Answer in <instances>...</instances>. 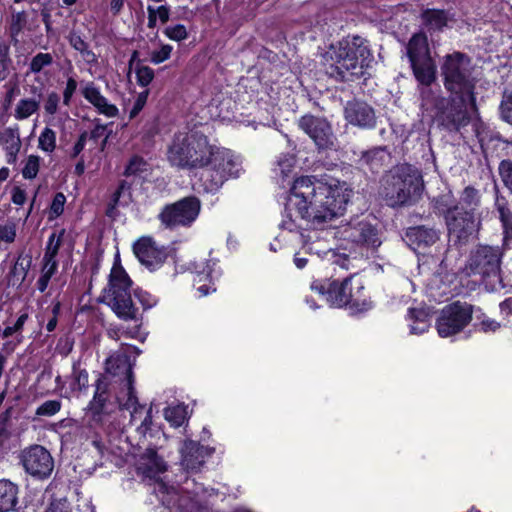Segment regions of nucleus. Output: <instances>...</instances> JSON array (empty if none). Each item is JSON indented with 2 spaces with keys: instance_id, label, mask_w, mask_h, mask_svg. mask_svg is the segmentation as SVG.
<instances>
[{
  "instance_id": "11",
  "label": "nucleus",
  "mask_w": 512,
  "mask_h": 512,
  "mask_svg": "<svg viewBox=\"0 0 512 512\" xmlns=\"http://www.w3.org/2000/svg\"><path fill=\"white\" fill-rule=\"evenodd\" d=\"M106 372L114 377H119L123 382V390L117 396L121 408H134L132 418L136 419L137 397L133 387V373L130 358L125 354H115L106 361Z\"/></svg>"
},
{
  "instance_id": "64",
  "label": "nucleus",
  "mask_w": 512,
  "mask_h": 512,
  "mask_svg": "<svg viewBox=\"0 0 512 512\" xmlns=\"http://www.w3.org/2000/svg\"><path fill=\"white\" fill-rule=\"evenodd\" d=\"M80 54L87 64L92 65L97 63V56L92 50L89 49V47L81 51Z\"/></svg>"
},
{
  "instance_id": "40",
  "label": "nucleus",
  "mask_w": 512,
  "mask_h": 512,
  "mask_svg": "<svg viewBox=\"0 0 512 512\" xmlns=\"http://www.w3.org/2000/svg\"><path fill=\"white\" fill-rule=\"evenodd\" d=\"M40 157L37 155H29L22 169V176L25 179H34L40 168Z\"/></svg>"
},
{
  "instance_id": "27",
  "label": "nucleus",
  "mask_w": 512,
  "mask_h": 512,
  "mask_svg": "<svg viewBox=\"0 0 512 512\" xmlns=\"http://www.w3.org/2000/svg\"><path fill=\"white\" fill-rule=\"evenodd\" d=\"M146 462L142 463L139 469L149 478H154L166 470L164 460L155 451L147 450L145 453Z\"/></svg>"
},
{
  "instance_id": "4",
  "label": "nucleus",
  "mask_w": 512,
  "mask_h": 512,
  "mask_svg": "<svg viewBox=\"0 0 512 512\" xmlns=\"http://www.w3.org/2000/svg\"><path fill=\"white\" fill-rule=\"evenodd\" d=\"M422 188V176L418 169L402 164L384 176L381 195L387 205L402 206L419 197Z\"/></svg>"
},
{
  "instance_id": "19",
  "label": "nucleus",
  "mask_w": 512,
  "mask_h": 512,
  "mask_svg": "<svg viewBox=\"0 0 512 512\" xmlns=\"http://www.w3.org/2000/svg\"><path fill=\"white\" fill-rule=\"evenodd\" d=\"M342 234L345 239L368 247L376 248L381 244L377 229L364 220L350 222L344 226Z\"/></svg>"
},
{
  "instance_id": "10",
  "label": "nucleus",
  "mask_w": 512,
  "mask_h": 512,
  "mask_svg": "<svg viewBox=\"0 0 512 512\" xmlns=\"http://www.w3.org/2000/svg\"><path fill=\"white\" fill-rule=\"evenodd\" d=\"M407 55L416 79L426 88L436 79V67L430 56L427 37L418 33L412 36L407 45Z\"/></svg>"
},
{
  "instance_id": "1",
  "label": "nucleus",
  "mask_w": 512,
  "mask_h": 512,
  "mask_svg": "<svg viewBox=\"0 0 512 512\" xmlns=\"http://www.w3.org/2000/svg\"><path fill=\"white\" fill-rule=\"evenodd\" d=\"M351 194L345 182L314 183L310 177L302 176L291 186L287 210L290 213L295 210L312 228L323 229L343 214ZM282 226L291 232L299 227L291 214Z\"/></svg>"
},
{
  "instance_id": "7",
  "label": "nucleus",
  "mask_w": 512,
  "mask_h": 512,
  "mask_svg": "<svg viewBox=\"0 0 512 512\" xmlns=\"http://www.w3.org/2000/svg\"><path fill=\"white\" fill-rule=\"evenodd\" d=\"M201 175V181L207 192H216L230 178L239 177L242 160L230 149L214 145L209 163Z\"/></svg>"
},
{
  "instance_id": "2",
  "label": "nucleus",
  "mask_w": 512,
  "mask_h": 512,
  "mask_svg": "<svg viewBox=\"0 0 512 512\" xmlns=\"http://www.w3.org/2000/svg\"><path fill=\"white\" fill-rule=\"evenodd\" d=\"M322 59L327 75L337 80L351 81L365 74L373 61V54L366 39L347 36L331 45Z\"/></svg>"
},
{
  "instance_id": "31",
  "label": "nucleus",
  "mask_w": 512,
  "mask_h": 512,
  "mask_svg": "<svg viewBox=\"0 0 512 512\" xmlns=\"http://www.w3.org/2000/svg\"><path fill=\"white\" fill-rule=\"evenodd\" d=\"M40 108V97L23 98L15 107L14 117L17 120H25L36 113Z\"/></svg>"
},
{
  "instance_id": "29",
  "label": "nucleus",
  "mask_w": 512,
  "mask_h": 512,
  "mask_svg": "<svg viewBox=\"0 0 512 512\" xmlns=\"http://www.w3.org/2000/svg\"><path fill=\"white\" fill-rule=\"evenodd\" d=\"M408 319L412 321L410 332L415 335L426 332L430 326L429 313L424 308L409 309Z\"/></svg>"
},
{
  "instance_id": "61",
  "label": "nucleus",
  "mask_w": 512,
  "mask_h": 512,
  "mask_svg": "<svg viewBox=\"0 0 512 512\" xmlns=\"http://www.w3.org/2000/svg\"><path fill=\"white\" fill-rule=\"evenodd\" d=\"M57 267H58L57 260H53V261L43 260L41 274L52 277L55 274Z\"/></svg>"
},
{
  "instance_id": "47",
  "label": "nucleus",
  "mask_w": 512,
  "mask_h": 512,
  "mask_svg": "<svg viewBox=\"0 0 512 512\" xmlns=\"http://www.w3.org/2000/svg\"><path fill=\"white\" fill-rule=\"evenodd\" d=\"M164 34L171 40L181 41L187 38V30L184 25L177 24L165 29Z\"/></svg>"
},
{
  "instance_id": "59",
  "label": "nucleus",
  "mask_w": 512,
  "mask_h": 512,
  "mask_svg": "<svg viewBox=\"0 0 512 512\" xmlns=\"http://www.w3.org/2000/svg\"><path fill=\"white\" fill-rule=\"evenodd\" d=\"M76 88H77L76 80L73 79V78H69L67 80L66 87H65V90L63 92L64 102L66 104H68V102L70 101L72 95L76 91Z\"/></svg>"
},
{
  "instance_id": "9",
  "label": "nucleus",
  "mask_w": 512,
  "mask_h": 512,
  "mask_svg": "<svg viewBox=\"0 0 512 512\" xmlns=\"http://www.w3.org/2000/svg\"><path fill=\"white\" fill-rule=\"evenodd\" d=\"M449 196L439 200V209L443 212L449 237L455 243H466L480 229L481 220L473 211H467L459 205H450Z\"/></svg>"
},
{
  "instance_id": "26",
  "label": "nucleus",
  "mask_w": 512,
  "mask_h": 512,
  "mask_svg": "<svg viewBox=\"0 0 512 512\" xmlns=\"http://www.w3.org/2000/svg\"><path fill=\"white\" fill-rule=\"evenodd\" d=\"M18 486L13 482L0 480V512L13 510L18 502Z\"/></svg>"
},
{
  "instance_id": "21",
  "label": "nucleus",
  "mask_w": 512,
  "mask_h": 512,
  "mask_svg": "<svg viewBox=\"0 0 512 512\" xmlns=\"http://www.w3.org/2000/svg\"><path fill=\"white\" fill-rule=\"evenodd\" d=\"M213 451V448L202 446L192 440H186L180 448L181 466L187 471H197Z\"/></svg>"
},
{
  "instance_id": "57",
  "label": "nucleus",
  "mask_w": 512,
  "mask_h": 512,
  "mask_svg": "<svg viewBox=\"0 0 512 512\" xmlns=\"http://www.w3.org/2000/svg\"><path fill=\"white\" fill-rule=\"evenodd\" d=\"M104 137L102 146L104 147L107 141V135H106V126L105 125H96L94 129L88 133V138H90L93 141H97L98 139Z\"/></svg>"
},
{
  "instance_id": "15",
  "label": "nucleus",
  "mask_w": 512,
  "mask_h": 512,
  "mask_svg": "<svg viewBox=\"0 0 512 512\" xmlns=\"http://www.w3.org/2000/svg\"><path fill=\"white\" fill-rule=\"evenodd\" d=\"M472 306L454 302L445 306L437 319L436 328L441 337H449L462 331L472 319Z\"/></svg>"
},
{
  "instance_id": "49",
  "label": "nucleus",
  "mask_w": 512,
  "mask_h": 512,
  "mask_svg": "<svg viewBox=\"0 0 512 512\" xmlns=\"http://www.w3.org/2000/svg\"><path fill=\"white\" fill-rule=\"evenodd\" d=\"M146 162L140 157H133L127 165L124 174L126 176L136 175L145 170Z\"/></svg>"
},
{
  "instance_id": "22",
  "label": "nucleus",
  "mask_w": 512,
  "mask_h": 512,
  "mask_svg": "<svg viewBox=\"0 0 512 512\" xmlns=\"http://www.w3.org/2000/svg\"><path fill=\"white\" fill-rule=\"evenodd\" d=\"M82 95L100 114L107 117H115L118 114V108L108 102L93 82L87 83L83 87Z\"/></svg>"
},
{
  "instance_id": "56",
  "label": "nucleus",
  "mask_w": 512,
  "mask_h": 512,
  "mask_svg": "<svg viewBox=\"0 0 512 512\" xmlns=\"http://www.w3.org/2000/svg\"><path fill=\"white\" fill-rule=\"evenodd\" d=\"M68 40L70 45L78 52H81L88 47V43L85 42L83 38L75 32H71L69 34Z\"/></svg>"
},
{
  "instance_id": "25",
  "label": "nucleus",
  "mask_w": 512,
  "mask_h": 512,
  "mask_svg": "<svg viewBox=\"0 0 512 512\" xmlns=\"http://www.w3.org/2000/svg\"><path fill=\"white\" fill-rule=\"evenodd\" d=\"M0 140L6 152L7 163L15 164L21 148L19 128L17 126L6 128L0 136Z\"/></svg>"
},
{
  "instance_id": "39",
  "label": "nucleus",
  "mask_w": 512,
  "mask_h": 512,
  "mask_svg": "<svg viewBox=\"0 0 512 512\" xmlns=\"http://www.w3.org/2000/svg\"><path fill=\"white\" fill-rule=\"evenodd\" d=\"M38 148L46 153H52L56 148V132L45 127L39 135Z\"/></svg>"
},
{
  "instance_id": "51",
  "label": "nucleus",
  "mask_w": 512,
  "mask_h": 512,
  "mask_svg": "<svg viewBox=\"0 0 512 512\" xmlns=\"http://www.w3.org/2000/svg\"><path fill=\"white\" fill-rule=\"evenodd\" d=\"M134 295L142 304L144 309H149L156 304V299L147 291L136 289L134 291Z\"/></svg>"
},
{
  "instance_id": "42",
  "label": "nucleus",
  "mask_w": 512,
  "mask_h": 512,
  "mask_svg": "<svg viewBox=\"0 0 512 512\" xmlns=\"http://www.w3.org/2000/svg\"><path fill=\"white\" fill-rule=\"evenodd\" d=\"M53 62V57L49 53L36 54L29 65L32 73H39L44 67L50 66Z\"/></svg>"
},
{
  "instance_id": "8",
  "label": "nucleus",
  "mask_w": 512,
  "mask_h": 512,
  "mask_svg": "<svg viewBox=\"0 0 512 512\" xmlns=\"http://www.w3.org/2000/svg\"><path fill=\"white\" fill-rule=\"evenodd\" d=\"M132 281L121 266H114L104 289L103 300L122 320H137L138 309L131 298Z\"/></svg>"
},
{
  "instance_id": "30",
  "label": "nucleus",
  "mask_w": 512,
  "mask_h": 512,
  "mask_svg": "<svg viewBox=\"0 0 512 512\" xmlns=\"http://www.w3.org/2000/svg\"><path fill=\"white\" fill-rule=\"evenodd\" d=\"M130 200V185L126 181H122L111 197V200L106 210V215L109 217H114L116 207L118 205H127L130 202Z\"/></svg>"
},
{
  "instance_id": "20",
  "label": "nucleus",
  "mask_w": 512,
  "mask_h": 512,
  "mask_svg": "<svg viewBox=\"0 0 512 512\" xmlns=\"http://www.w3.org/2000/svg\"><path fill=\"white\" fill-rule=\"evenodd\" d=\"M345 120L359 128H373L376 124L374 109L364 101H348L344 107Z\"/></svg>"
},
{
  "instance_id": "34",
  "label": "nucleus",
  "mask_w": 512,
  "mask_h": 512,
  "mask_svg": "<svg viewBox=\"0 0 512 512\" xmlns=\"http://www.w3.org/2000/svg\"><path fill=\"white\" fill-rule=\"evenodd\" d=\"M65 230L61 229L59 232H53L48 239L43 260H56L58 251L62 245Z\"/></svg>"
},
{
  "instance_id": "55",
  "label": "nucleus",
  "mask_w": 512,
  "mask_h": 512,
  "mask_svg": "<svg viewBox=\"0 0 512 512\" xmlns=\"http://www.w3.org/2000/svg\"><path fill=\"white\" fill-rule=\"evenodd\" d=\"M380 154H383V150L367 151L363 153L361 160L374 168L380 165L378 162V156Z\"/></svg>"
},
{
  "instance_id": "60",
  "label": "nucleus",
  "mask_w": 512,
  "mask_h": 512,
  "mask_svg": "<svg viewBox=\"0 0 512 512\" xmlns=\"http://www.w3.org/2000/svg\"><path fill=\"white\" fill-rule=\"evenodd\" d=\"M147 99V93L139 94L137 100L135 101L133 108L130 111V118H134L144 107Z\"/></svg>"
},
{
  "instance_id": "12",
  "label": "nucleus",
  "mask_w": 512,
  "mask_h": 512,
  "mask_svg": "<svg viewBox=\"0 0 512 512\" xmlns=\"http://www.w3.org/2000/svg\"><path fill=\"white\" fill-rule=\"evenodd\" d=\"M501 257L498 247L480 245L470 253L464 272L467 276L481 275L484 279L499 280Z\"/></svg>"
},
{
  "instance_id": "33",
  "label": "nucleus",
  "mask_w": 512,
  "mask_h": 512,
  "mask_svg": "<svg viewBox=\"0 0 512 512\" xmlns=\"http://www.w3.org/2000/svg\"><path fill=\"white\" fill-rule=\"evenodd\" d=\"M425 24L433 30H440L447 24V15L443 10H426L422 14Z\"/></svg>"
},
{
  "instance_id": "18",
  "label": "nucleus",
  "mask_w": 512,
  "mask_h": 512,
  "mask_svg": "<svg viewBox=\"0 0 512 512\" xmlns=\"http://www.w3.org/2000/svg\"><path fill=\"white\" fill-rule=\"evenodd\" d=\"M133 253L139 262L150 271L159 269L168 257L166 248L158 246L149 236H142L134 242Z\"/></svg>"
},
{
  "instance_id": "50",
  "label": "nucleus",
  "mask_w": 512,
  "mask_h": 512,
  "mask_svg": "<svg viewBox=\"0 0 512 512\" xmlns=\"http://www.w3.org/2000/svg\"><path fill=\"white\" fill-rule=\"evenodd\" d=\"M173 48L171 45H162L159 50H154L151 53V61L155 64H160L169 59Z\"/></svg>"
},
{
  "instance_id": "35",
  "label": "nucleus",
  "mask_w": 512,
  "mask_h": 512,
  "mask_svg": "<svg viewBox=\"0 0 512 512\" xmlns=\"http://www.w3.org/2000/svg\"><path fill=\"white\" fill-rule=\"evenodd\" d=\"M165 419L173 427L181 426L187 418V408L184 405H175L167 407L164 410Z\"/></svg>"
},
{
  "instance_id": "3",
  "label": "nucleus",
  "mask_w": 512,
  "mask_h": 512,
  "mask_svg": "<svg viewBox=\"0 0 512 512\" xmlns=\"http://www.w3.org/2000/svg\"><path fill=\"white\" fill-rule=\"evenodd\" d=\"M208 137L198 131L176 134L168 147L169 163L184 170L204 168L209 163L213 151Z\"/></svg>"
},
{
  "instance_id": "45",
  "label": "nucleus",
  "mask_w": 512,
  "mask_h": 512,
  "mask_svg": "<svg viewBox=\"0 0 512 512\" xmlns=\"http://www.w3.org/2000/svg\"><path fill=\"white\" fill-rule=\"evenodd\" d=\"M16 239V225L12 222L0 224V245L11 244Z\"/></svg>"
},
{
  "instance_id": "23",
  "label": "nucleus",
  "mask_w": 512,
  "mask_h": 512,
  "mask_svg": "<svg viewBox=\"0 0 512 512\" xmlns=\"http://www.w3.org/2000/svg\"><path fill=\"white\" fill-rule=\"evenodd\" d=\"M407 241L414 249L433 245L439 240V233L425 226L411 227L406 232Z\"/></svg>"
},
{
  "instance_id": "38",
  "label": "nucleus",
  "mask_w": 512,
  "mask_h": 512,
  "mask_svg": "<svg viewBox=\"0 0 512 512\" xmlns=\"http://www.w3.org/2000/svg\"><path fill=\"white\" fill-rule=\"evenodd\" d=\"M30 266H31L30 258L24 259V258L19 257L16 260V262L12 268V271H11L13 285H15V284L21 285L25 281L28 271L30 269Z\"/></svg>"
},
{
  "instance_id": "46",
  "label": "nucleus",
  "mask_w": 512,
  "mask_h": 512,
  "mask_svg": "<svg viewBox=\"0 0 512 512\" xmlns=\"http://www.w3.org/2000/svg\"><path fill=\"white\" fill-rule=\"evenodd\" d=\"M499 173L504 185L512 192V161L503 160L499 165Z\"/></svg>"
},
{
  "instance_id": "28",
  "label": "nucleus",
  "mask_w": 512,
  "mask_h": 512,
  "mask_svg": "<svg viewBox=\"0 0 512 512\" xmlns=\"http://www.w3.org/2000/svg\"><path fill=\"white\" fill-rule=\"evenodd\" d=\"M295 165V158L291 154H281L274 168L275 176L278 177V181L281 182L282 186H285L287 182L289 184L291 173Z\"/></svg>"
},
{
  "instance_id": "63",
  "label": "nucleus",
  "mask_w": 512,
  "mask_h": 512,
  "mask_svg": "<svg viewBox=\"0 0 512 512\" xmlns=\"http://www.w3.org/2000/svg\"><path fill=\"white\" fill-rule=\"evenodd\" d=\"M45 512H69L65 501H56L50 504Z\"/></svg>"
},
{
  "instance_id": "17",
  "label": "nucleus",
  "mask_w": 512,
  "mask_h": 512,
  "mask_svg": "<svg viewBox=\"0 0 512 512\" xmlns=\"http://www.w3.org/2000/svg\"><path fill=\"white\" fill-rule=\"evenodd\" d=\"M298 126L314 141L319 149H333L335 147L336 137L326 119L307 114L299 119Z\"/></svg>"
},
{
  "instance_id": "13",
  "label": "nucleus",
  "mask_w": 512,
  "mask_h": 512,
  "mask_svg": "<svg viewBox=\"0 0 512 512\" xmlns=\"http://www.w3.org/2000/svg\"><path fill=\"white\" fill-rule=\"evenodd\" d=\"M350 278H345L342 282L332 281L328 287L313 283L311 288L321 295H326V300L333 307L349 306L351 310L362 312L371 307V302L360 300L356 294L350 290Z\"/></svg>"
},
{
  "instance_id": "53",
  "label": "nucleus",
  "mask_w": 512,
  "mask_h": 512,
  "mask_svg": "<svg viewBox=\"0 0 512 512\" xmlns=\"http://www.w3.org/2000/svg\"><path fill=\"white\" fill-rule=\"evenodd\" d=\"M27 21L25 12H17L12 16L11 30L13 33L18 34Z\"/></svg>"
},
{
  "instance_id": "24",
  "label": "nucleus",
  "mask_w": 512,
  "mask_h": 512,
  "mask_svg": "<svg viewBox=\"0 0 512 512\" xmlns=\"http://www.w3.org/2000/svg\"><path fill=\"white\" fill-rule=\"evenodd\" d=\"M108 400L107 382L103 378H99L96 382V389L93 399L89 405V411L92 418L96 422H101L102 416L106 413V403Z\"/></svg>"
},
{
  "instance_id": "6",
  "label": "nucleus",
  "mask_w": 512,
  "mask_h": 512,
  "mask_svg": "<svg viewBox=\"0 0 512 512\" xmlns=\"http://www.w3.org/2000/svg\"><path fill=\"white\" fill-rule=\"evenodd\" d=\"M440 71L446 90L453 95H466L475 109V79L470 57L458 51L447 54L442 59Z\"/></svg>"
},
{
  "instance_id": "32",
  "label": "nucleus",
  "mask_w": 512,
  "mask_h": 512,
  "mask_svg": "<svg viewBox=\"0 0 512 512\" xmlns=\"http://www.w3.org/2000/svg\"><path fill=\"white\" fill-rule=\"evenodd\" d=\"M496 206L500 214V220L504 230V245L509 246L512 242V213L506 204L501 202L500 199L496 200Z\"/></svg>"
},
{
  "instance_id": "14",
  "label": "nucleus",
  "mask_w": 512,
  "mask_h": 512,
  "mask_svg": "<svg viewBox=\"0 0 512 512\" xmlns=\"http://www.w3.org/2000/svg\"><path fill=\"white\" fill-rule=\"evenodd\" d=\"M201 209L200 200L196 197H185L173 204L166 205L159 219L167 228L190 226L198 217Z\"/></svg>"
},
{
  "instance_id": "16",
  "label": "nucleus",
  "mask_w": 512,
  "mask_h": 512,
  "mask_svg": "<svg viewBox=\"0 0 512 512\" xmlns=\"http://www.w3.org/2000/svg\"><path fill=\"white\" fill-rule=\"evenodd\" d=\"M21 462L25 471L38 479L48 478L54 469V460L47 449L34 445L24 450Z\"/></svg>"
},
{
  "instance_id": "48",
  "label": "nucleus",
  "mask_w": 512,
  "mask_h": 512,
  "mask_svg": "<svg viewBox=\"0 0 512 512\" xmlns=\"http://www.w3.org/2000/svg\"><path fill=\"white\" fill-rule=\"evenodd\" d=\"M137 81L141 86L149 85L154 78V71L148 66H140L136 70Z\"/></svg>"
},
{
  "instance_id": "54",
  "label": "nucleus",
  "mask_w": 512,
  "mask_h": 512,
  "mask_svg": "<svg viewBox=\"0 0 512 512\" xmlns=\"http://www.w3.org/2000/svg\"><path fill=\"white\" fill-rule=\"evenodd\" d=\"M60 101V97L57 93L52 92L48 94L47 99L44 104V109L48 114H55L57 112L58 104Z\"/></svg>"
},
{
  "instance_id": "52",
  "label": "nucleus",
  "mask_w": 512,
  "mask_h": 512,
  "mask_svg": "<svg viewBox=\"0 0 512 512\" xmlns=\"http://www.w3.org/2000/svg\"><path fill=\"white\" fill-rule=\"evenodd\" d=\"M65 202H66L65 195L61 192L57 193L54 196L52 204H51V213L56 217L60 216L64 211Z\"/></svg>"
},
{
  "instance_id": "58",
  "label": "nucleus",
  "mask_w": 512,
  "mask_h": 512,
  "mask_svg": "<svg viewBox=\"0 0 512 512\" xmlns=\"http://www.w3.org/2000/svg\"><path fill=\"white\" fill-rule=\"evenodd\" d=\"M88 139V132H83L80 136L78 141L75 143L72 149L71 156L73 158L77 157L85 148L86 141Z\"/></svg>"
},
{
  "instance_id": "36",
  "label": "nucleus",
  "mask_w": 512,
  "mask_h": 512,
  "mask_svg": "<svg viewBox=\"0 0 512 512\" xmlns=\"http://www.w3.org/2000/svg\"><path fill=\"white\" fill-rule=\"evenodd\" d=\"M88 372L82 369L79 364L74 363L72 367L70 387L73 391H83L88 388Z\"/></svg>"
},
{
  "instance_id": "62",
  "label": "nucleus",
  "mask_w": 512,
  "mask_h": 512,
  "mask_svg": "<svg viewBox=\"0 0 512 512\" xmlns=\"http://www.w3.org/2000/svg\"><path fill=\"white\" fill-rule=\"evenodd\" d=\"M26 201V193L23 189L15 187L12 190V202L16 205H23Z\"/></svg>"
},
{
  "instance_id": "44",
  "label": "nucleus",
  "mask_w": 512,
  "mask_h": 512,
  "mask_svg": "<svg viewBox=\"0 0 512 512\" xmlns=\"http://www.w3.org/2000/svg\"><path fill=\"white\" fill-rule=\"evenodd\" d=\"M500 114L505 122L512 124V92L504 91L500 103Z\"/></svg>"
},
{
  "instance_id": "5",
  "label": "nucleus",
  "mask_w": 512,
  "mask_h": 512,
  "mask_svg": "<svg viewBox=\"0 0 512 512\" xmlns=\"http://www.w3.org/2000/svg\"><path fill=\"white\" fill-rule=\"evenodd\" d=\"M424 103H431L435 109L434 119L436 123L448 132H458L470 123L467 104L470 100L466 95H455L454 98H445L439 94V90L425 88L422 92Z\"/></svg>"
},
{
  "instance_id": "43",
  "label": "nucleus",
  "mask_w": 512,
  "mask_h": 512,
  "mask_svg": "<svg viewBox=\"0 0 512 512\" xmlns=\"http://www.w3.org/2000/svg\"><path fill=\"white\" fill-rule=\"evenodd\" d=\"M61 407L62 404L59 400H47L36 409L35 414L37 416L51 417L57 414Z\"/></svg>"
},
{
  "instance_id": "41",
  "label": "nucleus",
  "mask_w": 512,
  "mask_h": 512,
  "mask_svg": "<svg viewBox=\"0 0 512 512\" xmlns=\"http://www.w3.org/2000/svg\"><path fill=\"white\" fill-rule=\"evenodd\" d=\"M136 409H137V414H136V419L134 420L132 417H131V423L133 424H137V422L139 421L140 422V425L138 427V430L141 431V433H146L149 429H150V425L152 423V418H151V409H149L148 411H146V415L143 419H141V414L143 413L144 411V407L143 406H140L138 403L136 404ZM130 412L132 413L134 411V408H130L129 409Z\"/></svg>"
},
{
  "instance_id": "37",
  "label": "nucleus",
  "mask_w": 512,
  "mask_h": 512,
  "mask_svg": "<svg viewBox=\"0 0 512 512\" xmlns=\"http://www.w3.org/2000/svg\"><path fill=\"white\" fill-rule=\"evenodd\" d=\"M480 196L478 190L473 187H466L460 197L459 207H463L467 211L475 213L476 208L479 206Z\"/></svg>"
}]
</instances>
